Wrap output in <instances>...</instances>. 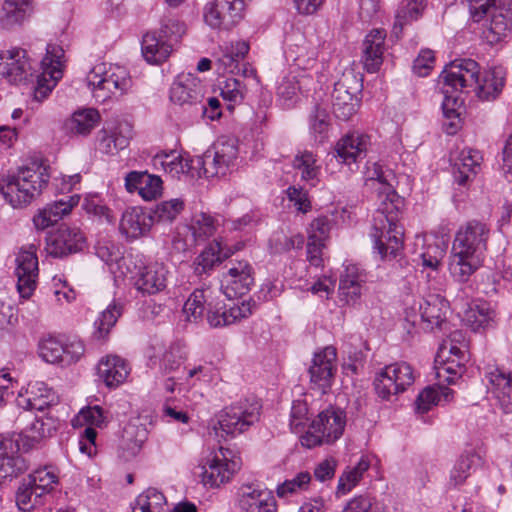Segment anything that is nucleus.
Instances as JSON below:
<instances>
[{
  "instance_id": "f257e3e1",
  "label": "nucleus",
  "mask_w": 512,
  "mask_h": 512,
  "mask_svg": "<svg viewBox=\"0 0 512 512\" xmlns=\"http://www.w3.org/2000/svg\"><path fill=\"white\" fill-rule=\"evenodd\" d=\"M489 237L490 228L482 221L473 219L459 226L449 259L454 280L465 283L482 266Z\"/></svg>"
},
{
  "instance_id": "f03ea898",
  "label": "nucleus",
  "mask_w": 512,
  "mask_h": 512,
  "mask_svg": "<svg viewBox=\"0 0 512 512\" xmlns=\"http://www.w3.org/2000/svg\"><path fill=\"white\" fill-rule=\"evenodd\" d=\"M444 86L454 91L472 89L482 101H494L506 83V70L496 66L480 74L479 64L473 59H456L440 75Z\"/></svg>"
},
{
  "instance_id": "7ed1b4c3",
  "label": "nucleus",
  "mask_w": 512,
  "mask_h": 512,
  "mask_svg": "<svg viewBox=\"0 0 512 512\" xmlns=\"http://www.w3.org/2000/svg\"><path fill=\"white\" fill-rule=\"evenodd\" d=\"M50 177L48 165L34 162L20 168L16 175L9 176L4 184H0V193L12 207H23L41 194Z\"/></svg>"
},
{
  "instance_id": "20e7f679",
  "label": "nucleus",
  "mask_w": 512,
  "mask_h": 512,
  "mask_svg": "<svg viewBox=\"0 0 512 512\" xmlns=\"http://www.w3.org/2000/svg\"><path fill=\"white\" fill-rule=\"evenodd\" d=\"M87 85L97 102H105L113 96H122L132 87L129 71L120 65L98 63L86 76Z\"/></svg>"
},
{
  "instance_id": "39448f33",
  "label": "nucleus",
  "mask_w": 512,
  "mask_h": 512,
  "mask_svg": "<svg viewBox=\"0 0 512 512\" xmlns=\"http://www.w3.org/2000/svg\"><path fill=\"white\" fill-rule=\"evenodd\" d=\"M346 413L337 407L321 411L311 422L306 433L301 437V444L314 448L322 444H332L344 433Z\"/></svg>"
},
{
  "instance_id": "423d86ee",
  "label": "nucleus",
  "mask_w": 512,
  "mask_h": 512,
  "mask_svg": "<svg viewBox=\"0 0 512 512\" xmlns=\"http://www.w3.org/2000/svg\"><path fill=\"white\" fill-rule=\"evenodd\" d=\"M185 25L177 19L165 20L159 31L143 36L141 49L145 60L150 64L164 62L173 50V45L185 33Z\"/></svg>"
},
{
  "instance_id": "0eeeda50",
  "label": "nucleus",
  "mask_w": 512,
  "mask_h": 512,
  "mask_svg": "<svg viewBox=\"0 0 512 512\" xmlns=\"http://www.w3.org/2000/svg\"><path fill=\"white\" fill-rule=\"evenodd\" d=\"M260 405L257 401L240 400L225 407L218 416L220 430L235 437L247 431L259 420Z\"/></svg>"
},
{
  "instance_id": "6e6552de",
  "label": "nucleus",
  "mask_w": 512,
  "mask_h": 512,
  "mask_svg": "<svg viewBox=\"0 0 512 512\" xmlns=\"http://www.w3.org/2000/svg\"><path fill=\"white\" fill-rule=\"evenodd\" d=\"M294 61L297 69L285 76L277 87L278 99L285 108L294 106L299 99V95L309 92L314 85L313 77L306 70L313 67L316 61L315 58L309 57L305 60L298 56Z\"/></svg>"
},
{
  "instance_id": "1a4fd4ad",
  "label": "nucleus",
  "mask_w": 512,
  "mask_h": 512,
  "mask_svg": "<svg viewBox=\"0 0 512 512\" xmlns=\"http://www.w3.org/2000/svg\"><path fill=\"white\" fill-rule=\"evenodd\" d=\"M448 309L449 303L441 295L429 294L406 308V320L414 326L423 323L427 330L442 329Z\"/></svg>"
},
{
  "instance_id": "9d476101",
  "label": "nucleus",
  "mask_w": 512,
  "mask_h": 512,
  "mask_svg": "<svg viewBox=\"0 0 512 512\" xmlns=\"http://www.w3.org/2000/svg\"><path fill=\"white\" fill-rule=\"evenodd\" d=\"M415 381L414 370L406 362H396L385 366L375 377L376 394L383 400L403 393Z\"/></svg>"
},
{
  "instance_id": "9b49d317",
  "label": "nucleus",
  "mask_w": 512,
  "mask_h": 512,
  "mask_svg": "<svg viewBox=\"0 0 512 512\" xmlns=\"http://www.w3.org/2000/svg\"><path fill=\"white\" fill-rule=\"evenodd\" d=\"M245 7V0H212L204 7V21L212 29L231 30L243 19Z\"/></svg>"
},
{
  "instance_id": "f8f14e48",
  "label": "nucleus",
  "mask_w": 512,
  "mask_h": 512,
  "mask_svg": "<svg viewBox=\"0 0 512 512\" xmlns=\"http://www.w3.org/2000/svg\"><path fill=\"white\" fill-rule=\"evenodd\" d=\"M238 155V147L233 139H219L200 159L201 169L206 178L224 176Z\"/></svg>"
},
{
  "instance_id": "ddd939ff",
  "label": "nucleus",
  "mask_w": 512,
  "mask_h": 512,
  "mask_svg": "<svg viewBox=\"0 0 512 512\" xmlns=\"http://www.w3.org/2000/svg\"><path fill=\"white\" fill-rule=\"evenodd\" d=\"M222 273L220 290L233 299L246 295L254 285V269L247 260H230Z\"/></svg>"
},
{
  "instance_id": "4468645a",
  "label": "nucleus",
  "mask_w": 512,
  "mask_h": 512,
  "mask_svg": "<svg viewBox=\"0 0 512 512\" xmlns=\"http://www.w3.org/2000/svg\"><path fill=\"white\" fill-rule=\"evenodd\" d=\"M64 50L56 44H47L46 55L40 62L42 72L37 76V87L34 96L43 100L62 78Z\"/></svg>"
},
{
  "instance_id": "2eb2a0df",
  "label": "nucleus",
  "mask_w": 512,
  "mask_h": 512,
  "mask_svg": "<svg viewBox=\"0 0 512 512\" xmlns=\"http://www.w3.org/2000/svg\"><path fill=\"white\" fill-rule=\"evenodd\" d=\"M487 390L503 413H512V375L497 365H488L484 372Z\"/></svg>"
},
{
  "instance_id": "dca6fc26",
  "label": "nucleus",
  "mask_w": 512,
  "mask_h": 512,
  "mask_svg": "<svg viewBox=\"0 0 512 512\" xmlns=\"http://www.w3.org/2000/svg\"><path fill=\"white\" fill-rule=\"evenodd\" d=\"M376 227V220H373L370 237L374 252H377L382 260L395 259L403 248V227L399 223L384 224V228L378 227V231Z\"/></svg>"
},
{
  "instance_id": "f3484780",
  "label": "nucleus",
  "mask_w": 512,
  "mask_h": 512,
  "mask_svg": "<svg viewBox=\"0 0 512 512\" xmlns=\"http://www.w3.org/2000/svg\"><path fill=\"white\" fill-rule=\"evenodd\" d=\"M59 401L57 393L43 381H30L18 392L17 406L28 411H41L56 405Z\"/></svg>"
},
{
  "instance_id": "a211bd4d",
  "label": "nucleus",
  "mask_w": 512,
  "mask_h": 512,
  "mask_svg": "<svg viewBox=\"0 0 512 512\" xmlns=\"http://www.w3.org/2000/svg\"><path fill=\"white\" fill-rule=\"evenodd\" d=\"M236 506L240 512H277L271 492L259 484H243L236 494Z\"/></svg>"
},
{
  "instance_id": "6ab92c4d",
  "label": "nucleus",
  "mask_w": 512,
  "mask_h": 512,
  "mask_svg": "<svg viewBox=\"0 0 512 512\" xmlns=\"http://www.w3.org/2000/svg\"><path fill=\"white\" fill-rule=\"evenodd\" d=\"M337 351L333 346H327L314 354L309 368L311 383L322 393L331 388L337 370Z\"/></svg>"
},
{
  "instance_id": "aec40b11",
  "label": "nucleus",
  "mask_w": 512,
  "mask_h": 512,
  "mask_svg": "<svg viewBox=\"0 0 512 512\" xmlns=\"http://www.w3.org/2000/svg\"><path fill=\"white\" fill-rule=\"evenodd\" d=\"M84 246L85 237L82 231L67 225H61L46 239V251L53 257H64L79 252Z\"/></svg>"
},
{
  "instance_id": "412c9836",
  "label": "nucleus",
  "mask_w": 512,
  "mask_h": 512,
  "mask_svg": "<svg viewBox=\"0 0 512 512\" xmlns=\"http://www.w3.org/2000/svg\"><path fill=\"white\" fill-rule=\"evenodd\" d=\"M32 66L26 50L12 48L0 53V77L10 84H20L32 76Z\"/></svg>"
},
{
  "instance_id": "4be33fe9",
  "label": "nucleus",
  "mask_w": 512,
  "mask_h": 512,
  "mask_svg": "<svg viewBox=\"0 0 512 512\" xmlns=\"http://www.w3.org/2000/svg\"><path fill=\"white\" fill-rule=\"evenodd\" d=\"M134 286L144 295H155L167 287L169 271L163 263L150 262L135 267Z\"/></svg>"
},
{
  "instance_id": "5701e85b",
  "label": "nucleus",
  "mask_w": 512,
  "mask_h": 512,
  "mask_svg": "<svg viewBox=\"0 0 512 512\" xmlns=\"http://www.w3.org/2000/svg\"><path fill=\"white\" fill-rule=\"evenodd\" d=\"M482 34L486 42L495 45L505 41L512 34V9L504 5L494 6L486 15Z\"/></svg>"
},
{
  "instance_id": "b1692460",
  "label": "nucleus",
  "mask_w": 512,
  "mask_h": 512,
  "mask_svg": "<svg viewBox=\"0 0 512 512\" xmlns=\"http://www.w3.org/2000/svg\"><path fill=\"white\" fill-rule=\"evenodd\" d=\"M250 301H242L240 305L227 307L224 303L213 297L206 311V319L210 327L221 328L247 318L252 314Z\"/></svg>"
},
{
  "instance_id": "393cba45",
  "label": "nucleus",
  "mask_w": 512,
  "mask_h": 512,
  "mask_svg": "<svg viewBox=\"0 0 512 512\" xmlns=\"http://www.w3.org/2000/svg\"><path fill=\"white\" fill-rule=\"evenodd\" d=\"M148 356L154 365L158 364L160 370L168 374L178 370L184 363L187 351L185 345L180 341H174L168 345L155 343L150 346Z\"/></svg>"
},
{
  "instance_id": "a878e982",
  "label": "nucleus",
  "mask_w": 512,
  "mask_h": 512,
  "mask_svg": "<svg viewBox=\"0 0 512 512\" xmlns=\"http://www.w3.org/2000/svg\"><path fill=\"white\" fill-rule=\"evenodd\" d=\"M132 136V127L127 122L108 125L98 132L96 147L102 154L116 155L128 147Z\"/></svg>"
},
{
  "instance_id": "bb28decb",
  "label": "nucleus",
  "mask_w": 512,
  "mask_h": 512,
  "mask_svg": "<svg viewBox=\"0 0 512 512\" xmlns=\"http://www.w3.org/2000/svg\"><path fill=\"white\" fill-rule=\"evenodd\" d=\"M377 197L378 206L373 217L377 223L376 231L378 227L384 228V224L399 223L404 208V198L395 191L394 186L379 188Z\"/></svg>"
},
{
  "instance_id": "cd10ccee",
  "label": "nucleus",
  "mask_w": 512,
  "mask_h": 512,
  "mask_svg": "<svg viewBox=\"0 0 512 512\" xmlns=\"http://www.w3.org/2000/svg\"><path fill=\"white\" fill-rule=\"evenodd\" d=\"M38 258L32 250H21L16 257L17 289L22 298H29L36 288Z\"/></svg>"
},
{
  "instance_id": "c85d7f7f",
  "label": "nucleus",
  "mask_w": 512,
  "mask_h": 512,
  "mask_svg": "<svg viewBox=\"0 0 512 512\" xmlns=\"http://www.w3.org/2000/svg\"><path fill=\"white\" fill-rule=\"evenodd\" d=\"M203 85L200 79L192 74H180L170 88V100L180 106H198L203 98Z\"/></svg>"
},
{
  "instance_id": "c756f323",
  "label": "nucleus",
  "mask_w": 512,
  "mask_h": 512,
  "mask_svg": "<svg viewBox=\"0 0 512 512\" xmlns=\"http://www.w3.org/2000/svg\"><path fill=\"white\" fill-rule=\"evenodd\" d=\"M220 453L223 458L215 455L207 459L202 467L201 481L206 486L219 487L228 482L239 469V463L236 460H227L223 448H220Z\"/></svg>"
},
{
  "instance_id": "7c9ffc66",
  "label": "nucleus",
  "mask_w": 512,
  "mask_h": 512,
  "mask_svg": "<svg viewBox=\"0 0 512 512\" xmlns=\"http://www.w3.org/2000/svg\"><path fill=\"white\" fill-rule=\"evenodd\" d=\"M348 76L344 75L343 79L335 83L332 92V107L335 116L343 121L348 120L356 112L357 92L360 91L362 84L355 82V87L347 85Z\"/></svg>"
},
{
  "instance_id": "2f4dec72",
  "label": "nucleus",
  "mask_w": 512,
  "mask_h": 512,
  "mask_svg": "<svg viewBox=\"0 0 512 512\" xmlns=\"http://www.w3.org/2000/svg\"><path fill=\"white\" fill-rule=\"evenodd\" d=\"M451 161L454 181L461 186H465L479 172L483 157L480 151L476 149L464 148L456 156H452Z\"/></svg>"
},
{
  "instance_id": "473e14b6",
  "label": "nucleus",
  "mask_w": 512,
  "mask_h": 512,
  "mask_svg": "<svg viewBox=\"0 0 512 512\" xmlns=\"http://www.w3.org/2000/svg\"><path fill=\"white\" fill-rule=\"evenodd\" d=\"M33 12L32 0H4L0 9V30L12 31L21 27Z\"/></svg>"
},
{
  "instance_id": "72a5a7b5",
  "label": "nucleus",
  "mask_w": 512,
  "mask_h": 512,
  "mask_svg": "<svg viewBox=\"0 0 512 512\" xmlns=\"http://www.w3.org/2000/svg\"><path fill=\"white\" fill-rule=\"evenodd\" d=\"M386 32L383 29H372L362 43V62L369 73L377 72L383 63Z\"/></svg>"
},
{
  "instance_id": "f704fd0d",
  "label": "nucleus",
  "mask_w": 512,
  "mask_h": 512,
  "mask_svg": "<svg viewBox=\"0 0 512 512\" xmlns=\"http://www.w3.org/2000/svg\"><path fill=\"white\" fill-rule=\"evenodd\" d=\"M368 136L352 133L342 137L335 145L334 156L338 162L351 166L366 156Z\"/></svg>"
},
{
  "instance_id": "c9c22d12",
  "label": "nucleus",
  "mask_w": 512,
  "mask_h": 512,
  "mask_svg": "<svg viewBox=\"0 0 512 512\" xmlns=\"http://www.w3.org/2000/svg\"><path fill=\"white\" fill-rule=\"evenodd\" d=\"M366 281L364 269L353 263L344 266L339 280V294L346 304H355L361 297L362 287Z\"/></svg>"
},
{
  "instance_id": "e433bc0d",
  "label": "nucleus",
  "mask_w": 512,
  "mask_h": 512,
  "mask_svg": "<svg viewBox=\"0 0 512 512\" xmlns=\"http://www.w3.org/2000/svg\"><path fill=\"white\" fill-rule=\"evenodd\" d=\"M483 464V457L475 449L463 452L454 462L450 472L447 485L449 488H459L464 485L467 479Z\"/></svg>"
},
{
  "instance_id": "4c0bfd02",
  "label": "nucleus",
  "mask_w": 512,
  "mask_h": 512,
  "mask_svg": "<svg viewBox=\"0 0 512 512\" xmlns=\"http://www.w3.org/2000/svg\"><path fill=\"white\" fill-rule=\"evenodd\" d=\"M79 200L78 195H71L47 204L33 217L35 227L38 230H44L56 224L64 215L70 213L72 208L79 203Z\"/></svg>"
},
{
  "instance_id": "58836bf2",
  "label": "nucleus",
  "mask_w": 512,
  "mask_h": 512,
  "mask_svg": "<svg viewBox=\"0 0 512 512\" xmlns=\"http://www.w3.org/2000/svg\"><path fill=\"white\" fill-rule=\"evenodd\" d=\"M129 373L126 361L119 356L103 357L97 366L99 378L109 388H116L123 384Z\"/></svg>"
},
{
  "instance_id": "ea45409f",
  "label": "nucleus",
  "mask_w": 512,
  "mask_h": 512,
  "mask_svg": "<svg viewBox=\"0 0 512 512\" xmlns=\"http://www.w3.org/2000/svg\"><path fill=\"white\" fill-rule=\"evenodd\" d=\"M151 226L150 213L142 208L133 207L123 213L119 228L126 237L135 239L149 232Z\"/></svg>"
},
{
  "instance_id": "a19ab883",
  "label": "nucleus",
  "mask_w": 512,
  "mask_h": 512,
  "mask_svg": "<svg viewBox=\"0 0 512 512\" xmlns=\"http://www.w3.org/2000/svg\"><path fill=\"white\" fill-rule=\"evenodd\" d=\"M160 177L147 172L132 171L125 178V186L129 192L137 191L145 200L155 199L161 192Z\"/></svg>"
},
{
  "instance_id": "79ce46f5",
  "label": "nucleus",
  "mask_w": 512,
  "mask_h": 512,
  "mask_svg": "<svg viewBox=\"0 0 512 512\" xmlns=\"http://www.w3.org/2000/svg\"><path fill=\"white\" fill-rule=\"evenodd\" d=\"M148 431L139 419L129 421L123 428L120 447L126 459L135 457L147 440Z\"/></svg>"
},
{
  "instance_id": "37998d69",
  "label": "nucleus",
  "mask_w": 512,
  "mask_h": 512,
  "mask_svg": "<svg viewBox=\"0 0 512 512\" xmlns=\"http://www.w3.org/2000/svg\"><path fill=\"white\" fill-rule=\"evenodd\" d=\"M235 250L223 246L221 241L211 242L195 259L194 270L197 275H202L211 271L214 266L221 263L224 259L230 257Z\"/></svg>"
},
{
  "instance_id": "c03bdc74",
  "label": "nucleus",
  "mask_w": 512,
  "mask_h": 512,
  "mask_svg": "<svg viewBox=\"0 0 512 512\" xmlns=\"http://www.w3.org/2000/svg\"><path fill=\"white\" fill-rule=\"evenodd\" d=\"M292 166L300 173L301 180L310 187H315L320 182L321 164L318 156L312 151H299L292 161Z\"/></svg>"
},
{
  "instance_id": "a18cd8bd",
  "label": "nucleus",
  "mask_w": 512,
  "mask_h": 512,
  "mask_svg": "<svg viewBox=\"0 0 512 512\" xmlns=\"http://www.w3.org/2000/svg\"><path fill=\"white\" fill-rule=\"evenodd\" d=\"M426 6L427 0H401L395 12L393 33L398 37L406 25L422 17Z\"/></svg>"
},
{
  "instance_id": "49530a36",
  "label": "nucleus",
  "mask_w": 512,
  "mask_h": 512,
  "mask_svg": "<svg viewBox=\"0 0 512 512\" xmlns=\"http://www.w3.org/2000/svg\"><path fill=\"white\" fill-rule=\"evenodd\" d=\"M496 319V312L487 302L470 305L463 314V322L473 331L490 327Z\"/></svg>"
},
{
  "instance_id": "de8ad7c7",
  "label": "nucleus",
  "mask_w": 512,
  "mask_h": 512,
  "mask_svg": "<svg viewBox=\"0 0 512 512\" xmlns=\"http://www.w3.org/2000/svg\"><path fill=\"white\" fill-rule=\"evenodd\" d=\"M12 446L11 440H0V484L8 478L18 476L26 469L21 457L8 452L9 449H13Z\"/></svg>"
},
{
  "instance_id": "09e8293b",
  "label": "nucleus",
  "mask_w": 512,
  "mask_h": 512,
  "mask_svg": "<svg viewBox=\"0 0 512 512\" xmlns=\"http://www.w3.org/2000/svg\"><path fill=\"white\" fill-rule=\"evenodd\" d=\"M214 291L210 287L195 289L183 306V312L189 321H197L207 311L208 304L213 300Z\"/></svg>"
},
{
  "instance_id": "8fccbe9b",
  "label": "nucleus",
  "mask_w": 512,
  "mask_h": 512,
  "mask_svg": "<svg viewBox=\"0 0 512 512\" xmlns=\"http://www.w3.org/2000/svg\"><path fill=\"white\" fill-rule=\"evenodd\" d=\"M100 121V114L96 109L85 108L74 112L66 122L67 131L73 135L86 136Z\"/></svg>"
},
{
  "instance_id": "3c124183",
  "label": "nucleus",
  "mask_w": 512,
  "mask_h": 512,
  "mask_svg": "<svg viewBox=\"0 0 512 512\" xmlns=\"http://www.w3.org/2000/svg\"><path fill=\"white\" fill-rule=\"evenodd\" d=\"M222 56L218 59V64L224 71L229 73L239 72V64L249 51V45L245 41H235L226 43L221 47Z\"/></svg>"
},
{
  "instance_id": "603ef678",
  "label": "nucleus",
  "mask_w": 512,
  "mask_h": 512,
  "mask_svg": "<svg viewBox=\"0 0 512 512\" xmlns=\"http://www.w3.org/2000/svg\"><path fill=\"white\" fill-rule=\"evenodd\" d=\"M453 390L445 386H427L416 398L415 409L418 413H426L442 400L452 399Z\"/></svg>"
},
{
  "instance_id": "864d4df0",
  "label": "nucleus",
  "mask_w": 512,
  "mask_h": 512,
  "mask_svg": "<svg viewBox=\"0 0 512 512\" xmlns=\"http://www.w3.org/2000/svg\"><path fill=\"white\" fill-rule=\"evenodd\" d=\"M152 164L155 169H162L171 177H179L190 169L189 161L176 151L156 154L152 159Z\"/></svg>"
},
{
  "instance_id": "5fc2aeb1",
  "label": "nucleus",
  "mask_w": 512,
  "mask_h": 512,
  "mask_svg": "<svg viewBox=\"0 0 512 512\" xmlns=\"http://www.w3.org/2000/svg\"><path fill=\"white\" fill-rule=\"evenodd\" d=\"M218 228V221L210 214L195 213L188 226L195 243L204 242L212 237Z\"/></svg>"
},
{
  "instance_id": "6e6d98bb",
  "label": "nucleus",
  "mask_w": 512,
  "mask_h": 512,
  "mask_svg": "<svg viewBox=\"0 0 512 512\" xmlns=\"http://www.w3.org/2000/svg\"><path fill=\"white\" fill-rule=\"evenodd\" d=\"M121 314L122 306L120 303L113 302L108 305L94 321L93 337L97 340H105Z\"/></svg>"
},
{
  "instance_id": "4d7b16f0",
  "label": "nucleus",
  "mask_w": 512,
  "mask_h": 512,
  "mask_svg": "<svg viewBox=\"0 0 512 512\" xmlns=\"http://www.w3.org/2000/svg\"><path fill=\"white\" fill-rule=\"evenodd\" d=\"M25 480L37 490L36 493H38V495L43 496L44 494L50 493L55 488L58 484L59 477L53 467L45 466L33 471Z\"/></svg>"
},
{
  "instance_id": "13d9d810",
  "label": "nucleus",
  "mask_w": 512,
  "mask_h": 512,
  "mask_svg": "<svg viewBox=\"0 0 512 512\" xmlns=\"http://www.w3.org/2000/svg\"><path fill=\"white\" fill-rule=\"evenodd\" d=\"M185 203L181 198H173L156 204L150 212L153 223H172L183 212Z\"/></svg>"
},
{
  "instance_id": "bf43d9fd",
  "label": "nucleus",
  "mask_w": 512,
  "mask_h": 512,
  "mask_svg": "<svg viewBox=\"0 0 512 512\" xmlns=\"http://www.w3.org/2000/svg\"><path fill=\"white\" fill-rule=\"evenodd\" d=\"M166 499L156 488H148L132 504V512H163Z\"/></svg>"
},
{
  "instance_id": "052dcab7",
  "label": "nucleus",
  "mask_w": 512,
  "mask_h": 512,
  "mask_svg": "<svg viewBox=\"0 0 512 512\" xmlns=\"http://www.w3.org/2000/svg\"><path fill=\"white\" fill-rule=\"evenodd\" d=\"M445 98L442 102V110L445 121L443 123L445 127V131L447 134H455L457 130L460 128V113L458 112V108H460V104H458V100L455 97L448 96L449 90H444Z\"/></svg>"
},
{
  "instance_id": "680f3d73",
  "label": "nucleus",
  "mask_w": 512,
  "mask_h": 512,
  "mask_svg": "<svg viewBox=\"0 0 512 512\" xmlns=\"http://www.w3.org/2000/svg\"><path fill=\"white\" fill-rule=\"evenodd\" d=\"M364 178L366 184L371 182L374 184L375 182L380 185L379 188H384L385 186H394L395 183V174L391 169L384 168L378 162H367Z\"/></svg>"
},
{
  "instance_id": "e2e57ef3",
  "label": "nucleus",
  "mask_w": 512,
  "mask_h": 512,
  "mask_svg": "<svg viewBox=\"0 0 512 512\" xmlns=\"http://www.w3.org/2000/svg\"><path fill=\"white\" fill-rule=\"evenodd\" d=\"M38 350L42 360L50 364L62 366V353H64V350L63 342L59 339L53 336L43 338L39 342Z\"/></svg>"
},
{
  "instance_id": "0e129e2a",
  "label": "nucleus",
  "mask_w": 512,
  "mask_h": 512,
  "mask_svg": "<svg viewBox=\"0 0 512 512\" xmlns=\"http://www.w3.org/2000/svg\"><path fill=\"white\" fill-rule=\"evenodd\" d=\"M330 127V116L326 108L316 105L310 115V131L315 140L323 142Z\"/></svg>"
},
{
  "instance_id": "69168bd1",
  "label": "nucleus",
  "mask_w": 512,
  "mask_h": 512,
  "mask_svg": "<svg viewBox=\"0 0 512 512\" xmlns=\"http://www.w3.org/2000/svg\"><path fill=\"white\" fill-rule=\"evenodd\" d=\"M36 492L37 490L24 479L16 491L15 502L17 507L21 511L27 512L42 504V495H38Z\"/></svg>"
},
{
  "instance_id": "338daca9",
  "label": "nucleus",
  "mask_w": 512,
  "mask_h": 512,
  "mask_svg": "<svg viewBox=\"0 0 512 512\" xmlns=\"http://www.w3.org/2000/svg\"><path fill=\"white\" fill-rule=\"evenodd\" d=\"M311 474L308 471H301L293 478L285 480L277 486L276 492L279 497H288L308 488L311 482Z\"/></svg>"
},
{
  "instance_id": "774afa93",
  "label": "nucleus",
  "mask_w": 512,
  "mask_h": 512,
  "mask_svg": "<svg viewBox=\"0 0 512 512\" xmlns=\"http://www.w3.org/2000/svg\"><path fill=\"white\" fill-rule=\"evenodd\" d=\"M245 85L236 78H227L220 84V95L228 103V108L240 104L244 99Z\"/></svg>"
}]
</instances>
